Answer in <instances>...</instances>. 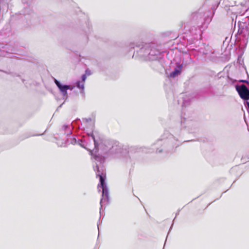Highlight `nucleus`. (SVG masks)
I'll return each mask as SVG.
<instances>
[{
	"instance_id": "1",
	"label": "nucleus",
	"mask_w": 249,
	"mask_h": 249,
	"mask_svg": "<svg viewBox=\"0 0 249 249\" xmlns=\"http://www.w3.org/2000/svg\"><path fill=\"white\" fill-rule=\"evenodd\" d=\"M236 90L240 97L244 100H249V89L246 85H241L236 86Z\"/></svg>"
},
{
	"instance_id": "2",
	"label": "nucleus",
	"mask_w": 249,
	"mask_h": 249,
	"mask_svg": "<svg viewBox=\"0 0 249 249\" xmlns=\"http://www.w3.org/2000/svg\"><path fill=\"white\" fill-rule=\"evenodd\" d=\"M239 30H238V33L240 34H243V33H246V34H249V24H248L246 22H240L239 23Z\"/></svg>"
},
{
	"instance_id": "3",
	"label": "nucleus",
	"mask_w": 249,
	"mask_h": 249,
	"mask_svg": "<svg viewBox=\"0 0 249 249\" xmlns=\"http://www.w3.org/2000/svg\"><path fill=\"white\" fill-rule=\"evenodd\" d=\"M54 82L57 85V86L61 92L64 95H66L67 94V90L69 89H71L70 86L68 85H64L62 86L59 82H58L56 79L54 80Z\"/></svg>"
},
{
	"instance_id": "4",
	"label": "nucleus",
	"mask_w": 249,
	"mask_h": 249,
	"mask_svg": "<svg viewBox=\"0 0 249 249\" xmlns=\"http://www.w3.org/2000/svg\"><path fill=\"white\" fill-rule=\"evenodd\" d=\"M181 69V66H179V69H175L173 71L171 72L169 75V77H175L177 75L180 73Z\"/></svg>"
},
{
	"instance_id": "5",
	"label": "nucleus",
	"mask_w": 249,
	"mask_h": 249,
	"mask_svg": "<svg viewBox=\"0 0 249 249\" xmlns=\"http://www.w3.org/2000/svg\"><path fill=\"white\" fill-rule=\"evenodd\" d=\"M76 86L79 89H81L82 91L84 90V83L81 81H77L76 83Z\"/></svg>"
},
{
	"instance_id": "6",
	"label": "nucleus",
	"mask_w": 249,
	"mask_h": 249,
	"mask_svg": "<svg viewBox=\"0 0 249 249\" xmlns=\"http://www.w3.org/2000/svg\"><path fill=\"white\" fill-rule=\"evenodd\" d=\"M99 178H100L101 185H102V187H103L104 183V179L103 177H102V176L99 175Z\"/></svg>"
},
{
	"instance_id": "7",
	"label": "nucleus",
	"mask_w": 249,
	"mask_h": 249,
	"mask_svg": "<svg viewBox=\"0 0 249 249\" xmlns=\"http://www.w3.org/2000/svg\"><path fill=\"white\" fill-rule=\"evenodd\" d=\"M86 79V74H83L82 75V81L81 82H82L83 83H85Z\"/></svg>"
},
{
	"instance_id": "8",
	"label": "nucleus",
	"mask_w": 249,
	"mask_h": 249,
	"mask_svg": "<svg viewBox=\"0 0 249 249\" xmlns=\"http://www.w3.org/2000/svg\"><path fill=\"white\" fill-rule=\"evenodd\" d=\"M86 75H89L90 74V73L87 70L86 71V74H85Z\"/></svg>"
},
{
	"instance_id": "9",
	"label": "nucleus",
	"mask_w": 249,
	"mask_h": 249,
	"mask_svg": "<svg viewBox=\"0 0 249 249\" xmlns=\"http://www.w3.org/2000/svg\"><path fill=\"white\" fill-rule=\"evenodd\" d=\"M247 105L248 108L249 109V102H247Z\"/></svg>"
}]
</instances>
